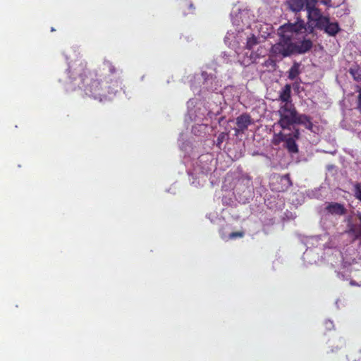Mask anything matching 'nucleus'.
Returning a JSON list of instances; mask_svg holds the SVG:
<instances>
[{"label": "nucleus", "mask_w": 361, "mask_h": 361, "mask_svg": "<svg viewBox=\"0 0 361 361\" xmlns=\"http://www.w3.org/2000/svg\"><path fill=\"white\" fill-rule=\"evenodd\" d=\"M79 88L89 97L102 101V97L112 92L117 82L110 78L116 73V68L109 61H104L102 66L91 71L82 64L80 65Z\"/></svg>", "instance_id": "nucleus-1"}, {"label": "nucleus", "mask_w": 361, "mask_h": 361, "mask_svg": "<svg viewBox=\"0 0 361 361\" xmlns=\"http://www.w3.org/2000/svg\"><path fill=\"white\" fill-rule=\"evenodd\" d=\"M303 21L281 25L278 30L279 41L272 45L270 53L273 56L286 58L294 54V40L302 30Z\"/></svg>", "instance_id": "nucleus-2"}, {"label": "nucleus", "mask_w": 361, "mask_h": 361, "mask_svg": "<svg viewBox=\"0 0 361 361\" xmlns=\"http://www.w3.org/2000/svg\"><path fill=\"white\" fill-rule=\"evenodd\" d=\"M279 119L276 125L283 130H291L295 126L296 119L299 115L296 108L292 103L281 105L278 111Z\"/></svg>", "instance_id": "nucleus-3"}, {"label": "nucleus", "mask_w": 361, "mask_h": 361, "mask_svg": "<svg viewBox=\"0 0 361 361\" xmlns=\"http://www.w3.org/2000/svg\"><path fill=\"white\" fill-rule=\"evenodd\" d=\"M317 3V0H310L306 10L309 20L315 22V26L319 27L320 25L327 23V17L323 16L320 10L315 7Z\"/></svg>", "instance_id": "nucleus-4"}, {"label": "nucleus", "mask_w": 361, "mask_h": 361, "mask_svg": "<svg viewBox=\"0 0 361 361\" xmlns=\"http://www.w3.org/2000/svg\"><path fill=\"white\" fill-rule=\"evenodd\" d=\"M289 130L291 131V133H287L286 135L284 141V147L289 153L297 154L299 152V148L296 141L300 137V129L298 127L293 126V129Z\"/></svg>", "instance_id": "nucleus-5"}, {"label": "nucleus", "mask_w": 361, "mask_h": 361, "mask_svg": "<svg viewBox=\"0 0 361 361\" xmlns=\"http://www.w3.org/2000/svg\"><path fill=\"white\" fill-rule=\"evenodd\" d=\"M293 183L288 173L276 178V183H272L271 190L276 192H284L292 186Z\"/></svg>", "instance_id": "nucleus-6"}, {"label": "nucleus", "mask_w": 361, "mask_h": 361, "mask_svg": "<svg viewBox=\"0 0 361 361\" xmlns=\"http://www.w3.org/2000/svg\"><path fill=\"white\" fill-rule=\"evenodd\" d=\"M325 210L330 214L342 216L346 214L347 209L343 204L338 202H329Z\"/></svg>", "instance_id": "nucleus-7"}, {"label": "nucleus", "mask_w": 361, "mask_h": 361, "mask_svg": "<svg viewBox=\"0 0 361 361\" xmlns=\"http://www.w3.org/2000/svg\"><path fill=\"white\" fill-rule=\"evenodd\" d=\"M252 123L251 117L249 114H243L236 118V125L238 128L236 132H244Z\"/></svg>", "instance_id": "nucleus-8"}, {"label": "nucleus", "mask_w": 361, "mask_h": 361, "mask_svg": "<svg viewBox=\"0 0 361 361\" xmlns=\"http://www.w3.org/2000/svg\"><path fill=\"white\" fill-rule=\"evenodd\" d=\"M312 42L310 39H303L300 44L294 40V54H302L309 51L312 47Z\"/></svg>", "instance_id": "nucleus-9"}, {"label": "nucleus", "mask_w": 361, "mask_h": 361, "mask_svg": "<svg viewBox=\"0 0 361 361\" xmlns=\"http://www.w3.org/2000/svg\"><path fill=\"white\" fill-rule=\"evenodd\" d=\"M318 28L324 29L325 32L331 36H335L340 31L338 23H331L328 17L327 23L320 25Z\"/></svg>", "instance_id": "nucleus-10"}, {"label": "nucleus", "mask_w": 361, "mask_h": 361, "mask_svg": "<svg viewBox=\"0 0 361 361\" xmlns=\"http://www.w3.org/2000/svg\"><path fill=\"white\" fill-rule=\"evenodd\" d=\"M310 0H289L288 6L289 8L295 12L300 11L305 7L307 8V4Z\"/></svg>", "instance_id": "nucleus-11"}, {"label": "nucleus", "mask_w": 361, "mask_h": 361, "mask_svg": "<svg viewBox=\"0 0 361 361\" xmlns=\"http://www.w3.org/2000/svg\"><path fill=\"white\" fill-rule=\"evenodd\" d=\"M295 124H300L305 126V128L310 130H312L313 129V123L312 122L311 117L306 115V114H299Z\"/></svg>", "instance_id": "nucleus-12"}, {"label": "nucleus", "mask_w": 361, "mask_h": 361, "mask_svg": "<svg viewBox=\"0 0 361 361\" xmlns=\"http://www.w3.org/2000/svg\"><path fill=\"white\" fill-rule=\"evenodd\" d=\"M280 101L287 103H291V86L289 84H286L279 94Z\"/></svg>", "instance_id": "nucleus-13"}, {"label": "nucleus", "mask_w": 361, "mask_h": 361, "mask_svg": "<svg viewBox=\"0 0 361 361\" xmlns=\"http://www.w3.org/2000/svg\"><path fill=\"white\" fill-rule=\"evenodd\" d=\"M348 233L353 235V241L359 240L361 244V228L357 227L356 224L350 223L348 224Z\"/></svg>", "instance_id": "nucleus-14"}, {"label": "nucleus", "mask_w": 361, "mask_h": 361, "mask_svg": "<svg viewBox=\"0 0 361 361\" xmlns=\"http://www.w3.org/2000/svg\"><path fill=\"white\" fill-rule=\"evenodd\" d=\"M349 73L354 80L361 82V68L357 65H354L349 68Z\"/></svg>", "instance_id": "nucleus-15"}, {"label": "nucleus", "mask_w": 361, "mask_h": 361, "mask_svg": "<svg viewBox=\"0 0 361 361\" xmlns=\"http://www.w3.org/2000/svg\"><path fill=\"white\" fill-rule=\"evenodd\" d=\"M287 133L280 131L277 133H274L271 140V143L274 145H279L282 142H284Z\"/></svg>", "instance_id": "nucleus-16"}, {"label": "nucleus", "mask_w": 361, "mask_h": 361, "mask_svg": "<svg viewBox=\"0 0 361 361\" xmlns=\"http://www.w3.org/2000/svg\"><path fill=\"white\" fill-rule=\"evenodd\" d=\"M300 73V64L298 63H294L288 71V78L290 80H294L298 76Z\"/></svg>", "instance_id": "nucleus-17"}, {"label": "nucleus", "mask_w": 361, "mask_h": 361, "mask_svg": "<svg viewBox=\"0 0 361 361\" xmlns=\"http://www.w3.org/2000/svg\"><path fill=\"white\" fill-rule=\"evenodd\" d=\"M353 195L354 197L361 202V183L356 182L353 184Z\"/></svg>", "instance_id": "nucleus-18"}, {"label": "nucleus", "mask_w": 361, "mask_h": 361, "mask_svg": "<svg viewBox=\"0 0 361 361\" xmlns=\"http://www.w3.org/2000/svg\"><path fill=\"white\" fill-rule=\"evenodd\" d=\"M355 92L358 93L357 97V107L356 109L361 112V86L356 85L355 86Z\"/></svg>", "instance_id": "nucleus-19"}, {"label": "nucleus", "mask_w": 361, "mask_h": 361, "mask_svg": "<svg viewBox=\"0 0 361 361\" xmlns=\"http://www.w3.org/2000/svg\"><path fill=\"white\" fill-rule=\"evenodd\" d=\"M257 44V40L256 37H252L247 39L246 47H247V49L250 50L252 49L253 46Z\"/></svg>", "instance_id": "nucleus-20"}, {"label": "nucleus", "mask_w": 361, "mask_h": 361, "mask_svg": "<svg viewBox=\"0 0 361 361\" xmlns=\"http://www.w3.org/2000/svg\"><path fill=\"white\" fill-rule=\"evenodd\" d=\"M245 235V233L243 231H235L232 232L229 234V238L231 239H235L236 238H243Z\"/></svg>", "instance_id": "nucleus-21"}, {"label": "nucleus", "mask_w": 361, "mask_h": 361, "mask_svg": "<svg viewBox=\"0 0 361 361\" xmlns=\"http://www.w3.org/2000/svg\"><path fill=\"white\" fill-rule=\"evenodd\" d=\"M226 136V134L224 133H221L219 135V136L216 139V145L217 146H219L220 147V145L224 141Z\"/></svg>", "instance_id": "nucleus-22"}, {"label": "nucleus", "mask_w": 361, "mask_h": 361, "mask_svg": "<svg viewBox=\"0 0 361 361\" xmlns=\"http://www.w3.org/2000/svg\"><path fill=\"white\" fill-rule=\"evenodd\" d=\"M356 216L357 217L360 223L358 224H356L357 227L360 228H361V212H357L356 214H355Z\"/></svg>", "instance_id": "nucleus-23"}, {"label": "nucleus", "mask_w": 361, "mask_h": 361, "mask_svg": "<svg viewBox=\"0 0 361 361\" xmlns=\"http://www.w3.org/2000/svg\"><path fill=\"white\" fill-rule=\"evenodd\" d=\"M274 65H275V62L271 59H268V60L265 61V62H264V66H274Z\"/></svg>", "instance_id": "nucleus-24"}, {"label": "nucleus", "mask_w": 361, "mask_h": 361, "mask_svg": "<svg viewBox=\"0 0 361 361\" xmlns=\"http://www.w3.org/2000/svg\"><path fill=\"white\" fill-rule=\"evenodd\" d=\"M321 2L327 6H333V4H331V0H322Z\"/></svg>", "instance_id": "nucleus-25"}, {"label": "nucleus", "mask_w": 361, "mask_h": 361, "mask_svg": "<svg viewBox=\"0 0 361 361\" xmlns=\"http://www.w3.org/2000/svg\"><path fill=\"white\" fill-rule=\"evenodd\" d=\"M188 6L189 8L191 9L192 11H193L195 9V7L193 6L192 4L190 3V4H188Z\"/></svg>", "instance_id": "nucleus-26"}]
</instances>
